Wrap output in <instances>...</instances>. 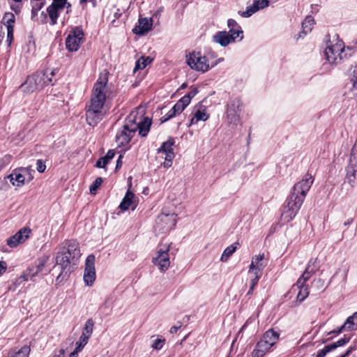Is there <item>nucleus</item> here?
I'll use <instances>...</instances> for the list:
<instances>
[{
    "label": "nucleus",
    "instance_id": "obj_1",
    "mask_svg": "<svg viewBox=\"0 0 357 357\" xmlns=\"http://www.w3.org/2000/svg\"><path fill=\"white\" fill-rule=\"evenodd\" d=\"M107 73H101L94 84L90 103L86 109V119L89 126H95L105 116L107 109L105 107L107 92Z\"/></svg>",
    "mask_w": 357,
    "mask_h": 357
},
{
    "label": "nucleus",
    "instance_id": "obj_2",
    "mask_svg": "<svg viewBox=\"0 0 357 357\" xmlns=\"http://www.w3.org/2000/svg\"><path fill=\"white\" fill-rule=\"evenodd\" d=\"M313 181L312 176L306 174L301 181L294 185L291 195L285 202L281 214V219L284 222H289L294 218Z\"/></svg>",
    "mask_w": 357,
    "mask_h": 357
},
{
    "label": "nucleus",
    "instance_id": "obj_3",
    "mask_svg": "<svg viewBox=\"0 0 357 357\" xmlns=\"http://www.w3.org/2000/svg\"><path fill=\"white\" fill-rule=\"evenodd\" d=\"M81 256L79 244L76 241H66L56 253V264L61 268V273L56 278L57 283L67 280L70 273V265H75Z\"/></svg>",
    "mask_w": 357,
    "mask_h": 357
},
{
    "label": "nucleus",
    "instance_id": "obj_4",
    "mask_svg": "<svg viewBox=\"0 0 357 357\" xmlns=\"http://www.w3.org/2000/svg\"><path fill=\"white\" fill-rule=\"evenodd\" d=\"M54 75L53 70L36 72L28 76L24 83L20 85V89L25 93H33L42 90L45 86L52 84V77Z\"/></svg>",
    "mask_w": 357,
    "mask_h": 357
},
{
    "label": "nucleus",
    "instance_id": "obj_5",
    "mask_svg": "<svg viewBox=\"0 0 357 357\" xmlns=\"http://www.w3.org/2000/svg\"><path fill=\"white\" fill-rule=\"evenodd\" d=\"M344 45L342 40L336 39V42L328 40L324 54L326 60L332 64L339 63L343 59Z\"/></svg>",
    "mask_w": 357,
    "mask_h": 357
},
{
    "label": "nucleus",
    "instance_id": "obj_6",
    "mask_svg": "<svg viewBox=\"0 0 357 357\" xmlns=\"http://www.w3.org/2000/svg\"><path fill=\"white\" fill-rule=\"evenodd\" d=\"M186 63L191 69L206 73L210 69L208 60L200 52H192L186 55Z\"/></svg>",
    "mask_w": 357,
    "mask_h": 357
},
{
    "label": "nucleus",
    "instance_id": "obj_7",
    "mask_svg": "<svg viewBox=\"0 0 357 357\" xmlns=\"http://www.w3.org/2000/svg\"><path fill=\"white\" fill-rule=\"evenodd\" d=\"M169 245L158 248L156 256L152 258V263L162 272L166 271L170 266L169 257Z\"/></svg>",
    "mask_w": 357,
    "mask_h": 357
},
{
    "label": "nucleus",
    "instance_id": "obj_8",
    "mask_svg": "<svg viewBox=\"0 0 357 357\" xmlns=\"http://www.w3.org/2000/svg\"><path fill=\"white\" fill-rule=\"evenodd\" d=\"M176 224V216L172 214H160L155 220V229L160 233H167L172 229Z\"/></svg>",
    "mask_w": 357,
    "mask_h": 357
},
{
    "label": "nucleus",
    "instance_id": "obj_9",
    "mask_svg": "<svg viewBox=\"0 0 357 357\" xmlns=\"http://www.w3.org/2000/svg\"><path fill=\"white\" fill-rule=\"evenodd\" d=\"M174 140L173 138H169L167 141L163 142L161 146L158 149V154L160 155L161 158H165L163 167L169 168L172 165V160L175 157L173 150Z\"/></svg>",
    "mask_w": 357,
    "mask_h": 357
},
{
    "label": "nucleus",
    "instance_id": "obj_10",
    "mask_svg": "<svg viewBox=\"0 0 357 357\" xmlns=\"http://www.w3.org/2000/svg\"><path fill=\"white\" fill-rule=\"evenodd\" d=\"M242 102L238 98L231 99L227 106V118L230 124L236 125L239 121V112Z\"/></svg>",
    "mask_w": 357,
    "mask_h": 357
},
{
    "label": "nucleus",
    "instance_id": "obj_11",
    "mask_svg": "<svg viewBox=\"0 0 357 357\" xmlns=\"http://www.w3.org/2000/svg\"><path fill=\"white\" fill-rule=\"evenodd\" d=\"M84 33L82 29L77 27L71 31L66 40V48L70 52H76L80 47Z\"/></svg>",
    "mask_w": 357,
    "mask_h": 357
},
{
    "label": "nucleus",
    "instance_id": "obj_12",
    "mask_svg": "<svg viewBox=\"0 0 357 357\" xmlns=\"http://www.w3.org/2000/svg\"><path fill=\"white\" fill-rule=\"evenodd\" d=\"M67 3V0H52V3L47 8V13L50 17L51 25H55L59 13L63 10Z\"/></svg>",
    "mask_w": 357,
    "mask_h": 357
},
{
    "label": "nucleus",
    "instance_id": "obj_13",
    "mask_svg": "<svg viewBox=\"0 0 357 357\" xmlns=\"http://www.w3.org/2000/svg\"><path fill=\"white\" fill-rule=\"evenodd\" d=\"M95 257L90 255L86 257L83 279L87 286H91L96 280Z\"/></svg>",
    "mask_w": 357,
    "mask_h": 357
},
{
    "label": "nucleus",
    "instance_id": "obj_14",
    "mask_svg": "<svg viewBox=\"0 0 357 357\" xmlns=\"http://www.w3.org/2000/svg\"><path fill=\"white\" fill-rule=\"evenodd\" d=\"M136 132V126L131 125L123 126L122 129L119 130L116 136V142L119 146H125L131 140Z\"/></svg>",
    "mask_w": 357,
    "mask_h": 357
},
{
    "label": "nucleus",
    "instance_id": "obj_15",
    "mask_svg": "<svg viewBox=\"0 0 357 357\" xmlns=\"http://www.w3.org/2000/svg\"><path fill=\"white\" fill-rule=\"evenodd\" d=\"M1 23L7 29L6 42L8 43V45L10 46L12 41L13 40L14 26L15 24V15L11 12L5 13L1 20Z\"/></svg>",
    "mask_w": 357,
    "mask_h": 357
},
{
    "label": "nucleus",
    "instance_id": "obj_16",
    "mask_svg": "<svg viewBox=\"0 0 357 357\" xmlns=\"http://www.w3.org/2000/svg\"><path fill=\"white\" fill-rule=\"evenodd\" d=\"M267 264L265 261L264 253L259 254L252 257L251 264L249 267V273L254 275H262V271Z\"/></svg>",
    "mask_w": 357,
    "mask_h": 357
},
{
    "label": "nucleus",
    "instance_id": "obj_17",
    "mask_svg": "<svg viewBox=\"0 0 357 357\" xmlns=\"http://www.w3.org/2000/svg\"><path fill=\"white\" fill-rule=\"evenodd\" d=\"M31 229L29 227H24L18 231L15 235L7 240V245L10 248H15L20 243L24 242L29 237Z\"/></svg>",
    "mask_w": 357,
    "mask_h": 357
},
{
    "label": "nucleus",
    "instance_id": "obj_18",
    "mask_svg": "<svg viewBox=\"0 0 357 357\" xmlns=\"http://www.w3.org/2000/svg\"><path fill=\"white\" fill-rule=\"evenodd\" d=\"M269 6L268 0H255L252 5L248 6L245 11H238V14L243 17H249L260 9Z\"/></svg>",
    "mask_w": 357,
    "mask_h": 357
},
{
    "label": "nucleus",
    "instance_id": "obj_19",
    "mask_svg": "<svg viewBox=\"0 0 357 357\" xmlns=\"http://www.w3.org/2000/svg\"><path fill=\"white\" fill-rule=\"evenodd\" d=\"M357 330V312H354L353 315L349 317L344 324L337 330H333L328 333V334H339L344 331H354Z\"/></svg>",
    "mask_w": 357,
    "mask_h": 357
},
{
    "label": "nucleus",
    "instance_id": "obj_20",
    "mask_svg": "<svg viewBox=\"0 0 357 357\" xmlns=\"http://www.w3.org/2000/svg\"><path fill=\"white\" fill-rule=\"evenodd\" d=\"M26 172L25 168L16 169L8 176V178H9L13 185L17 187L22 186L24 184V174L26 173Z\"/></svg>",
    "mask_w": 357,
    "mask_h": 357
},
{
    "label": "nucleus",
    "instance_id": "obj_21",
    "mask_svg": "<svg viewBox=\"0 0 357 357\" xmlns=\"http://www.w3.org/2000/svg\"><path fill=\"white\" fill-rule=\"evenodd\" d=\"M271 347L266 340L261 339L252 351V357H264Z\"/></svg>",
    "mask_w": 357,
    "mask_h": 357
},
{
    "label": "nucleus",
    "instance_id": "obj_22",
    "mask_svg": "<svg viewBox=\"0 0 357 357\" xmlns=\"http://www.w3.org/2000/svg\"><path fill=\"white\" fill-rule=\"evenodd\" d=\"M213 40L222 47H226L230 43H234V38L225 31L216 33V34L213 36Z\"/></svg>",
    "mask_w": 357,
    "mask_h": 357
},
{
    "label": "nucleus",
    "instance_id": "obj_23",
    "mask_svg": "<svg viewBox=\"0 0 357 357\" xmlns=\"http://www.w3.org/2000/svg\"><path fill=\"white\" fill-rule=\"evenodd\" d=\"M347 176L350 181L357 178V157L350 155L349 163L347 167Z\"/></svg>",
    "mask_w": 357,
    "mask_h": 357
},
{
    "label": "nucleus",
    "instance_id": "obj_24",
    "mask_svg": "<svg viewBox=\"0 0 357 357\" xmlns=\"http://www.w3.org/2000/svg\"><path fill=\"white\" fill-rule=\"evenodd\" d=\"M137 130H139V135L142 137H146L151 126V119L149 117H144L143 120L138 122Z\"/></svg>",
    "mask_w": 357,
    "mask_h": 357
},
{
    "label": "nucleus",
    "instance_id": "obj_25",
    "mask_svg": "<svg viewBox=\"0 0 357 357\" xmlns=\"http://www.w3.org/2000/svg\"><path fill=\"white\" fill-rule=\"evenodd\" d=\"M153 25V20L151 18H141L139 20V31L136 32L140 35H143L145 33L151 30Z\"/></svg>",
    "mask_w": 357,
    "mask_h": 357
},
{
    "label": "nucleus",
    "instance_id": "obj_26",
    "mask_svg": "<svg viewBox=\"0 0 357 357\" xmlns=\"http://www.w3.org/2000/svg\"><path fill=\"white\" fill-rule=\"evenodd\" d=\"M31 351L30 347L24 345L18 349L10 350L7 357H29Z\"/></svg>",
    "mask_w": 357,
    "mask_h": 357
},
{
    "label": "nucleus",
    "instance_id": "obj_27",
    "mask_svg": "<svg viewBox=\"0 0 357 357\" xmlns=\"http://www.w3.org/2000/svg\"><path fill=\"white\" fill-rule=\"evenodd\" d=\"M279 336L280 334L278 332L270 329L264 334L261 339L266 340L271 344V347H273L278 340Z\"/></svg>",
    "mask_w": 357,
    "mask_h": 357
},
{
    "label": "nucleus",
    "instance_id": "obj_28",
    "mask_svg": "<svg viewBox=\"0 0 357 357\" xmlns=\"http://www.w3.org/2000/svg\"><path fill=\"white\" fill-rule=\"evenodd\" d=\"M134 197V193L131 192L130 190H128L125 197H123L122 202L120 204L119 208L122 211L128 210L132 204Z\"/></svg>",
    "mask_w": 357,
    "mask_h": 357
},
{
    "label": "nucleus",
    "instance_id": "obj_29",
    "mask_svg": "<svg viewBox=\"0 0 357 357\" xmlns=\"http://www.w3.org/2000/svg\"><path fill=\"white\" fill-rule=\"evenodd\" d=\"M209 116L205 109H198L195 112L194 116L190 120V126L197 123L199 121H206Z\"/></svg>",
    "mask_w": 357,
    "mask_h": 357
},
{
    "label": "nucleus",
    "instance_id": "obj_30",
    "mask_svg": "<svg viewBox=\"0 0 357 357\" xmlns=\"http://www.w3.org/2000/svg\"><path fill=\"white\" fill-rule=\"evenodd\" d=\"M112 303L109 298H107L105 302L99 307V313L105 317L109 315L112 313Z\"/></svg>",
    "mask_w": 357,
    "mask_h": 357
},
{
    "label": "nucleus",
    "instance_id": "obj_31",
    "mask_svg": "<svg viewBox=\"0 0 357 357\" xmlns=\"http://www.w3.org/2000/svg\"><path fill=\"white\" fill-rule=\"evenodd\" d=\"M94 326V321L92 319H89L85 322L84 326L82 330V335H83V340L86 337L90 338L93 333Z\"/></svg>",
    "mask_w": 357,
    "mask_h": 357
},
{
    "label": "nucleus",
    "instance_id": "obj_32",
    "mask_svg": "<svg viewBox=\"0 0 357 357\" xmlns=\"http://www.w3.org/2000/svg\"><path fill=\"white\" fill-rule=\"evenodd\" d=\"M314 23V18L310 15L307 16L302 23L303 33L305 34L310 33L312 31Z\"/></svg>",
    "mask_w": 357,
    "mask_h": 357
},
{
    "label": "nucleus",
    "instance_id": "obj_33",
    "mask_svg": "<svg viewBox=\"0 0 357 357\" xmlns=\"http://www.w3.org/2000/svg\"><path fill=\"white\" fill-rule=\"evenodd\" d=\"M314 271L310 270V265H308L303 275L298 278L296 285L301 286L305 284V282L310 279Z\"/></svg>",
    "mask_w": 357,
    "mask_h": 357
},
{
    "label": "nucleus",
    "instance_id": "obj_34",
    "mask_svg": "<svg viewBox=\"0 0 357 357\" xmlns=\"http://www.w3.org/2000/svg\"><path fill=\"white\" fill-rule=\"evenodd\" d=\"M38 273H40L39 271L36 270V268L34 266L33 264L26 269V271L24 272L22 277L24 278V280L28 281L33 277L37 275Z\"/></svg>",
    "mask_w": 357,
    "mask_h": 357
},
{
    "label": "nucleus",
    "instance_id": "obj_35",
    "mask_svg": "<svg viewBox=\"0 0 357 357\" xmlns=\"http://www.w3.org/2000/svg\"><path fill=\"white\" fill-rule=\"evenodd\" d=\"M49 256L44 255L39 259H38L35 263L34 266L36 268V270L39 271V273L42 272L43 271V268L47 261H49Z\"/></svg>",
    "mask_w": 357,
    "mask_h": 357
},
{
    "label": "nucleus",
    "instance_id": "obj_36",
    "mask_svg": "<svg viewBox=\"0 0 357 357\" xmlns=\"http://www.w3.org/2000/svg\"><path fill=\"white\" fill-rule=\"evenodd\" d=\"M152 61V59H151L149 56L144 58V56H142L135 64V67L134 68V71L135 72L138 69H144L146 67V66L149 63H151Z\"/></svg>",
    "mask_w": 357,
    "mask_h": 357
},
{
    "label": "nucleus",
    "instance_id": "obj_37",
    "mask_svg": "<svg viewBox=\"0 0 357 357\" xmlns=\"http://www.w3.org/2000/svg\"><path fill=\"white\" fill-rule=\"evenodd\" d=\"M40 0H33L31 1V17L32 18L37 15L38 12L44 6V1H39Z\"/></svg>",
    "mask_w": 357,
    "mask_h": 357
},
{
    "label": "nucleus",
    "instance_id": "obj_38",
    "mask_svg": "<svg viewBox=\"0 0 357 357\" xmlns=\"http://www.w3.org/2000/svg\"><path fill=\"white\" fill-rule=\"evenodd\" d=\"M236 247L234 246V245L228 246L223 251V253L222 254V256L220 257V260L222 261H226L230 257V256H231L232 254L236 251Z\"/></svg>",
    "mask_w": 357,
    "mask_h": 357
},
{
    "label": "nucleus",
    "instance_id": "obj_39",
    "mask_svg": "<svg viewBox=\"0 0 357 357\" xmlns=\"http://www.w3.org/2000/svg\"><path fill=\"white\" fill-rule=\"evenodd\" d=\"M296 287L299 289V292L297 295V300L302 302L309 294L307 287L305 284Z\"/></svg>",
    "mask_w": 357,
    "mask_h": 357
},
{
    "label": "nucleus",
    "instance_id": "obj_40",
    "mask_svg": "<svg viewBox=\"0 0 357 357\" xmlns=\"http://www.w3.org/2000/svg\"><path fill=\"white\" fill-rule=\"evenodd\" d=\"M138 122H137V113L131 112L130 115L126 118L123 126H128L129 127L132 125L136 126V131L137 130Z\"/></svg>",
    "mask_w": 357,
    "mask_h": 357
},
{
    "label": "nucleus",
    "instance_id": "obj_41",
    "mask_svg": "<svg viewBox=\"0 0 357 357\" xmlns=\"http://www.w3.org/2000/svg\"><path fill=\"white\" fill-rule=\"evenodd\" d=\"M227 33L234 38V43L236 38L238 37L240 38L239 40L243 38V31L242 29H229V31H227Z\"/></svg>",
    "mask_w": 357,
    "mask_h": 357
},
{
    "label": "nucleus",
    "instance_id": "obj_42",
    "mask_svg": "<svg viewBox=\"0 0 357 357\" xmlns=\"http://www.w3.org/2000/svg\"><path fill=\"white\" fill-rule=\"evenodd\" d=\"M349 340H350V337H344L343 338H341L340 340H337V342L330 344V346L333 351L339 347L344 346L345 344L349 342Z\"/></svg>",
    "mask_w": 357,
    "mask_h": 357
},
{
    "label": "nucleus",
    "instance_id": "obj_43",
    "mask_svg": "<svg viewBox=\"0 0 357 357\" xmlns=\"http://www.w3.org/2000/svg\"><path fill=\"white\" fill-rule=\"evenodd\" d=\"M255 277L250 280V289L247 293L248 295L252 294L253 290L255 287V286L257 284L259 278L261 275H254Z\"/></svg>",
    "mask_w": 357,
    "mask_h": 357
},
{
    "label": "nucleus",
    "instance_id": "obj_44",
    "mask_svg": "<svg viewBox=\"0 0 357 357\" xmlns=\"http://www.w3.org/2000/svg\"><path fill=\"white\" fill-rule=\"evenodd\" d=\"M103 180L101 177H98L91 185L89 190L91 193H93V192L96 191L97 189L100 187V185L102 184Z\"/></svg>",
    "mask_w": 357,
    "mask_h": 357
},
{
    "label": "nucleus",
    "instance_id": "obj_45",
    "mask_svg": "<svg viewBox=\"0 0 357 357\" xmlns=\"http://www.w3.org/2000/svg\"><path fill=\"white\" fill-rule=\"evenodd\" d=\"M165 339H161V338L155 339L153 342V343L151 344V347L154 349L160 350V349H161L162 348V347L164 345V343H165Z\"/></svg>",
    "mask_w": 357,
    "mask_h": 357
},
{
    "label": "nucleus",
    "instance_id": "obj_46",
    "mask_svg": "<svg viewBox=\"0 0 357 357\" xmlns=\"http://www.w3.org/2000/svg\"><path fill=\"white\" fill-rule=\"evenodd\" d=\"M351 81L353 85V91H357V64L355 66L353 70Z\"/></svg>",
    "mask_w": 357,
    "mask_h": 357
},
{
    "label": "nucleus",
    "instance_id": "obj_47",
    "mask_svg": "<svg viewBox=\"0 0 357 357\" xmlns=\"http://www.w3.org/2000/svg\"><path fill=\"white\" fill-rule=\"evenodd\" d=\"M89 338L86 337L84 340H83V335H81L79 341L76 342V347L78 351H81L84 347L87 344Z\"/></svg>",
    "mask_w": 357,
    "mask_h": 357
},
{
    "label": "nucleus",
    "instance_id": "obj_48",
    "mask_svg": "<svg viewBox=\"0 0 357 357\" xmlns=\"http://www.w3.org/2000/svg\"><path fill=\"white\" fill-rule=\"evenodd\" d=\"M10 9L13 10L16 14H19L21 12L22 4L20 2H11L10 3Z\"/></svg>",
    "mask_w": 357,
    "mask_h": 357
},
{
    "label": "nucleus",
    "instance_id": "obj_49",
    "mask_svg": "<svg viewBox=\"0 0 357 357\" xmlns=\"http://www.w3.org/2000/svg\"><path fill=\"white\" fill-rule=\"evenodd\" d=\"M109 163V161L105 159V157H101L96 162L95 167L98 168H105V166Z\"/></svg>",
    "mask_w": 357,
    "mask_h": 357
},
{
    "label": "nucleus",
    "instance_id": "obj_50",
    "mask_svg": "<svg viewBox=\"0 0 357 357\" xmlns=\"http://www.w3.org/2000/svg\"><path fill=\"white\" fill-rule=\"evenodd\" d=\"M332 351L333 349H331L330 345L325 346L322 349H321L318 352L317 357H325L328 353Z\"/></svg>",
    "mask_w": 357,
    "mask_h": 357
},
{
    "label": "nucleus",
    "instance_id": "obj_51",
    "mask_svg": "<svg viewBox=\"0 0 357 357\" xmlns=\"http://www.w3.org/2000/svg\"><path fill=\"white\" fill-rule=\"evenodd\" d=\"M45 168H46V166H45V163L41 160H37L36 169L38 172H40V173L44 172L45 170Z\"/></svg>",
    "mask_w": 357,
    "mask_h": 357
},
{
    "label": "nucleus",
    "instance_id": "obj_52",
    "mask_svg": "<svg viewBox=\"0 0 357 357\" xmlns=\"http://www.w3.org/2000/svg\"><path fill=\"white\" fill-rule=\"evenodd\" d=\"M227 26L229 29H241L236 20L233 19H229L227 20Z\"/></svg>",
    "mask_w": 357,
    "mask_h": 357
},
{
    "label": "nucleus",
    "instance_id": "obj_53",
    "mask_svg": "<svg viewBox=\"0 0 357 357\" xmlns=\"http://www.w3.org/2000/svg\"><path fill=\"white\" fill-rule=\"evenodd\" d=\"M176 114H181L185 109L183 106L179 102H177L172 107Z\"/></svg>",
    "mask_w": 357,
    "mask_h": 357
},
{
    "label": "nucleus",
    "instance_id": "obj_54",
    "mask_svg": "<svg viewBox=\"0 0 357 357\" xmlns=\"http://www.w3.org/2000/svg\"><path fill=\"white\" fill-rule=\"evenodd\" d=\"M190 100L185 95L183 96L178 102H179L182 106L185 108L190 104Z\"/></svg>",
    "mask_w": 357,
    "mask_h": 357
},
{
    "label": "nucleus",
    "instance_id": "obj_55",
    "mask_svg": "<svg viewBox=\"0 0 357 357\" xmlns=\"http://www.w3.org/2000/svg\"><path fill=\"white\" fill-rule=\"evenodd\" d=\"M115 153L116 152L114 149L109 150L107 154L105 155V159L109 162L112 159L114 158Z\"/></svg>",
    "mask_w": 357,
    "mask_h": 357
},
{
    "label": "nucleus",
    "instance_id": "obj_56",
    "mask_svg": "<svg viewBox=\"0 0 357 357\" xmlns=\"http://www.w3.org/2000/svg\"><path fill=\"white\" fill-rule=\"evenodd\" d=\"M313 283L315 286H317L318 288H324V281L320 278L314 280L313 281Z\"/></svg>",
    "mask_w": 357,
    "mask_h": 357
},
{
    "label": "nucleus",
    "instance_id": "obj_57",
    "mask_svg": "<svg viewBox=\"0 0 357 357\" xmlns=\"http://www.w3.org/2000/svg\"><path fill=\"white\" fill-rule=\"evenodd\" d=\"M79 2L80 5H86L87 2H91L93 8L97 6L96 0H79Z\"/></svg>",
    "mask_w": 357,
    "mask_h": 357
},
{
    "label": "nucleus",
    "instance_id": "obj_58",
    "mask_svg": "<svg viewBox=\"0 0 357 357\" xmlns=\"http://www.w3.org/2000/svg\"><path fill=\"white\" fill-rule=\"evenodd\" d=\"M198 93L197 89H193L190 91H189L185 96L189 98V99L191 100L192 98H194L197 93Z\"/></svg>",
    "mask_w": 357,
    "mask_h": 357
},
{
    "label": "nucleus",
    "instance_id": "obj_59",
    "mask_svg": "<svg viewBox=\"0 0 357 357\" xmlns=\"http://www.w3.org/2000/svg\"><path fill=\"white\" fill-rule=\"evenodd\" d=\"M6 268H7L6 263L3 261H0V275H2V273L6 271Z\"/></svg>",
    "mask_w": 357,
    "mask_h": 357
},
{
    "label": "nucleus",
    "instance_id": "obj_60",
    "mask_svg": "<svg viewBox=\"0 0 357 357\" xmlns=\"http://www.w3.org/2000/svg\"><path fill=\"white\" fill-rule=\"evenodd\" d=\"M123 158V155L122 154L119 155V158H118L117 161H116V169H118L120 167H121L122 163H123V162H122Z\"/></svg>",
    "mask_w": 357,
    "mask_h": 357
},
{
    "label": "nucleus",
    "instance_id": "obj_61",
    "mask_svg": "<svg viewBox=\"0 0 357 357\" xmlns=\"http://www.w3.org/2000/svg\"><path fill=\"white\" fill-rule=\"evenodd\" d=\"M52 357H65V350L63 349H59L55 354Z\"/></svg>",
    "mask_w": 357,
    "mask_h": 357
},
{
    "label": "nucleus",
    "instance_id": "obj_62",
    "mask_svg": "<svg viewBox=\"0 0 357 357\" xmlns=\"http://www.w3.org/2000/svg\"><path fill=\"white\" fill-rule=\"evenodd\" d=\"M356 349V348L354 347H350L347 351L346 352L341 355L340 357H347L349 356V355Z\"/></svg>",
    "mask_w": 357,
    "mask_h": 357
},
{
    "label": "nucleus",
    "instance_id": "obj_63",
    "mask_svg": "<svg viewBox=\"0 0 357 357\" xmlns=\"http://www.w3.org/2000/svg\"><path fill=\"white\" fill-rule=\"evenodd\" d=\"M351 155H354V156H356L357 157V139H356V141L354 144V145L353 146L352 149H351Z\"/></svg>",
    "mask_w": 357,
    "mask_h": 357
},
{
    "label": "nucleus",
    "instance_id": "obj_64",
    "mask_svg": "<svg viewBox=\"0 0 357 357\" xmlns=\"http://www.w3.org/2000/svg\"><path fill=\"white\" fill-rule=\"evenodd\" d=\"M181 327V325L180 324L179 326H172L170 330H169V332L171 333H177V331H178V329Z\"/></svg>",
    "mask_w": 357,
    "mask_h": 357
}]
</instances>
